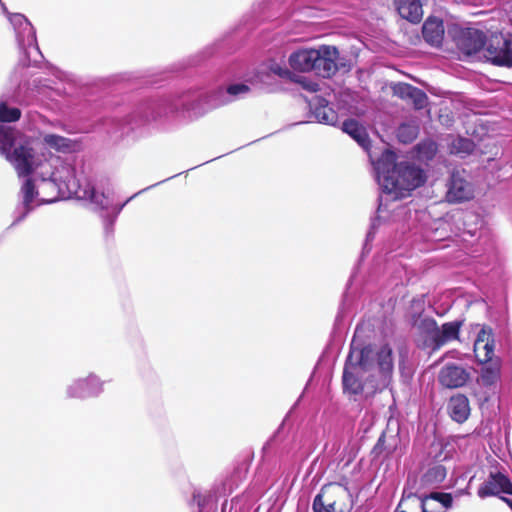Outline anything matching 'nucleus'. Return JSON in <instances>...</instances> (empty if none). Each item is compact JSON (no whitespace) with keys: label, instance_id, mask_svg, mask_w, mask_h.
Returning <instances> with one entry per match:
<instances>
[{"label":"nucleus","instance_id":"50","mask_svg":"<svg viewBox=\"0 0 512 512\" xmlns=\"http://www.w3.org/2000/svg\"><path fill=\"white\" fill-rule=\"evenodd\" d=\"M161 183H164V180L158 181V182H156V184L151 185V186H149V187H147V188H145V189H142V190H140L139 192H140V194H141L142 192H144V191H146V190H148V189H150V188H152V187H154V186H156V185H159V184H161Z\"/></svg>","mask_w":512,"mask_h":512},{"label":"nucleus","instance_id":"41","mask_svg":"<svg viewBox=\"0 0 512 512\" xmlns=\"http://www.w3.org/2000/svg\"><path fill=\"white\" fill-rule=\"evenodd\" d=\"M455 148L458 153L471 154L474 151L475 144L471 139L460 137L455 144Z\"/></svg>","mask_w":512,"mask_h":512},{"label":"nucleus","instance_id":"15","mask_svg":"<svg viewBox=\"0 0 512 512\" xmlns=\"http://www.w3.org/2000/svg\"><path fill=\"white\" fill-rule=\"evenodd\" d=\"M477 495L481 499L498 497L503 495L512 496V481L509 476L501 471H491L487 479L479 486Z\"/></svg>","mask_w":512,"mask_h":512},{"label":"nucleus","instance_id":"9","mask_svg":"<svg viewBox=\"0 0 512 512\" xmlns=\"http://www.w3.org/2000/svg\"><path fill=\"white\" fill-rule=\"evenodd\" d=\"M12 129L14 130L13 144L5 152L0 151V153L5 155L12 163L19 177L31 176L38 166L35 151L29 145L21 144L15 147L11 152V148L14 146L16 139V130L14 128Z\"/></svg>","mask_w":512,"mask_h":512},{"label":"nucleus","instance_id":"53","mask_svg":"<svg viewBox=\"0 0 512 512\" xmlns=\"http://www.w3.org/2000/svg\"><path fill=\"white\" fill-rule=\"evenodd\" d=\"M459 493L460 494H469L468 487H466L465 489H462Z\"/></svg>","mask_w":512,"mask_h":512},{"label":"nucleus","instance_id":"24","mask_svg":"<svg viewBox=\"0 0 512 512\" xmlns=\"http://www.w3.org/2000/svg\"><path fill=\"white\" fill-rule=\"evenodd\" d=\"M318 57L317 49H299L290 54L288 62L295 71L309 72L315 68Z\"/></svg>","mask_w":512,"mask_h":512},{"label":"nucleus","instance_id":"1","mask_svg":"<svg viewBox=\"0 0 512 512\" xmlns=\"http://www.w3.org/2000/svg\"><path fill=\"white\" fill-rule=\"evenodd\" d=\"M393 371V349L389 344L376 346L357 341L354 336L343 365L342 392L349 398L382 392L390 385Z\"/></svg>","mask_w":512,"mask_h":512},{"label":"nucleus","instance_id":"11","mask_svg":"<svg viewBox=\"0 0 512 512\" xmlns=\"http://www.w3.org/2000/svg\"><path fill=\"white\" fill-rule=\"evenodd\" d=\"M252 81L241 80V82L220 83V85L209 95V103L213 107H221L234 101L243 99L250 93L249 84Z\"/></svg>","mask_w":512,"mask_h":512},{"label":"nucleus","instance_id":"21","mask_svg":"<svg viewBox=\"0 0 512 512\" xmlns=\"http://www.w3.org/2000/svg\"><path fill=\"white\" fill-rule=\"evenodd\" d=\"M393 94L402 100H410L416 110L428 105L429 98L420 88L408 83L400 82L393 86Z\"/></svg>","mask_w":512,"mask_h":512},{"label":"nucleus","instance_id":"14","mask_svg":"<svg viewBox=\"0 0 512 512\" xmlns=\"http://www.w3.org/2000/svg\"><path fill=\"white\" fill-rule=\"evenodd\" d=\"M17 82V88L11 96L3 95L0 98V123H13L17 122L22 115L20 106L28 105V101L20 95L21 75L11 76Z\"/></svg>","mask_w":512,"mask_h":512},{"label":"nucleus","instance_id":"38","mask_svg":"<svg viewBox=\"0 0 512 512\" xmlns=\"http://www.w3.org/2000/svg\"><path fill=\"white\" fill-rule=\"evenodd\" d=\"M14 141V130L10 126L0 124V151H6Z\"/></svg>","mask_w":512,"mask_h":512},{"label":"nucleus","instance_id":"27","mask_svg":"<svg viewBox=\"0 0 512 512\" xmlns=\"http://www.w3.org/2000/svg\"><path fill=\"white\" fill-rule=\"evenodd\" d=\"M342 131L348 134L365 151L371 148V140L366 128L356 119H346L342 123Z\"/></svg>","mask_w":512,"mask_h":512},{"label":"nucleus","instance_id":"22","mask_svg":"<svg viewBox=\"0 0 512 512\" xmlns=\"http://www.w3.org/2000/svg\"><path fill=\"white\" fill-rule=\"evenodd\" d=\"M445 34L444 22L436 16H429L422 25V37L431 47L440 48Z\"/></svg>","mask_w":512,"mask_h":512},{"label":"nucleus","instance_id":"8","mask_svg":"<svg viewBox=\"0 0 512 512\" xmlns=\"http://www.w3.org/2000/svg\"><path fill=\"white\" fill-rule=\"evenodd\" d=\"M448 33L459 50L466 55L478 53L488 42L486 34L478 28L454 25L448 29Z\"/></svg>","mask_w":512,"mask_h":512},{"label":"nucleus","instance_id":"55","mask_svg":"<svg viewBox=\"0 0 512 512\" xmlns=\"http://www.w3.org/2000/svg\"><path fill=\"white\" fill-rule=\"evenodd\" d=\"M473 478H474V476L469 479V483L468 484H470L472 482Z\"/></svg>","mask_w":512,"mask_h":512},{"label":"nucleus","instance_id":"40","mask_svg":"<svg viewBox=\"0 0 512 512\" xmlns=\"http://www.w3.org/2000/svg\"><path fill=\"white\" fill-rule=\"evenodd\" d=\"M291 81L300 84V86L308 92H317L320 89V86L316 81H313L303 75L294 74Z\"/></svg>","mask_w":512,"mask_h":512},{"label":"nucleus","instance_id":"32","mask_svg":"<svg viewBox=\"0 0 512 512\" xmlns=\"http://www.w3.org/2000/svg\"><path fill=\"white\" fill-rule=\"evenodd\" d=\"M447 476V469L442 464H436L429 467L421 475L422 487L430 488L442 483Z\"/></svg>","mask_w":512,"mask_h":512},{"label":"nucleus","instance_id":"30","mask_svg":"<svg viewBox=\"0 0 512 512\" xmlns=\"http://www.w3.org/2000/svg\"><path fill=\"white\" fill-rule=\"evenodd\" d=\"M463 321L454 320L446 322L438 328V335L434 343L433 350L440 349L447 342L456 340L459 338V333Z\"/></svg>","mask_w":512,"mask_h":512},{"label":"nucleus","instance_id":"12","mask_svg":"<svg viewBox=\"0 0 512 512\" xmlns=\"http://www.w3.org/2000/svg\"><path fill=\"white\" fill-rule=\"evenodd\" d=\"M424 304L425 303L422 298L412 299L409 322L412 326H416L421 334L426 336L427 346L433 349L439 327L433 317L421 318L424 311Z\"/></svg>","mask_w":512,"mask_h":512},{"label":"nucleus","instance_id":"18","mask_svg":"<svg viewBox=\"0 0 512 512\" xmlns=\"http://www.w3.org/2000/svg\"><path fill=\"white\" fill-rule=\"evenodd\" d=\"M319 57L316 59L315 68L313 71L323 78H330L339 71L337 63L339 57V50L335 46L321 45L317 48Z\"/></svg>","mask_w":512,"mask_h":512},{"label":"nucleus","instance_id":"42","mask_svg":"<svg viewBox=\"0 0 512 512\" xmlns=\"http://www.w3.org/2000/svg\"><path fill=\"white\" fill-rule=\"evenodd\" d=\"M271 70L281 78L292 80L294 76V72L290 71L287 67H281L278 64H275L271 67Z\"/></svg>","mask_w":512,"mask_h":512},{"label":"nucleus","instance_id":"46","mask_svg":"<svg viewBox=\"0 0 512 512\" xmlns=\"http://www.w3.org/2000/svg\"><path fill=\"white\" fill-rule=\"evenodd\" d=\"M378 208H377V212H381L385 209V205L383 204V196H379L378 198Z\"/></svg>","mask_w":512,"mask_h":512},{"label":"nucleus","instance_id":"16","mask_svg":"<svg viewBox=\"0 0 512 512\" xmlns=\"http://www.w3.org/2000/svg\"><path fill=\"white\" fill-rule=\"evenodd\" d=\"M103 391V382L95 375L75 379L66 388V397L71 399H87L99 396Z\"/></svg>","mask_w":512,"mask_h":512},{"label":"nucleus","instance_id":"17","mask_svg":"<svg viewBox=\"0 0 512 512\" xmlns=\"http://www.w3.org/2000/svg\"><path fill=\"white\" fill-rule=\"evenodd\" d=\"M470 372L456 363H446L439 371L438 382L448 389H457L465 386L470 380Z\"/></svg>","mask_w":512,"mask_h":512},{"label":"nucleus","instance_id":"29","mask_svg":"<svg viewBox=\"0 0 512 512\" xmlns=\"http://www.w3.org/2000/svg\"><path fill=\"white\" fill-rule=\"evenodd\" d=\"M23 211L15 218L11 226L22 222L28 214L33 210L32 202L38 195L34 180L30 176H26L21 187Z\"/></svg>","mask_w":512,"mask_h":512},{"label":"nucleus","instance_id":"39","mask_svg":"<svg viewBox=\"0 0 512 512\" xmlns=\"http://www.w3.org/2000/svg\"><path fill=\"white\" fill-rule=\"evenodd\" d=\"M284 423H282L278 429L270 436V438L267 440V442L262 447V457L263 459L267 458L269 454L274 450V448L279 444L280 442V433L283 428Z\"/></svg>","mask_w":512,"mask_h":512},{"label":"nucleus","instance_id":"49","mask_svg":"<svg viewBox=\"0 0 512 512\" xmlns=\"http://www.w3.org/2000/svg\"><path fill=\"white\" fill-rule=\"evenodd\" d=\"M161 183H164V180L158 181V182H156V184L151 185V186H149V187H147V188H145V189H142V190H140L139 192H140V194H141L142 192H144V191H146V190H148V189H150V188H152V187H154V186H156V185H159V184H161Z\"/></svg>","mask_w":512,"mask_h":512},{"label":"nucleus","instance_id":"56","mask_svg":"<svg viewBox=\"0 0 512 512\" xmlns=\"http://www.w3.org/2000/svg\"><path fill=\"white\" fill-rule=\"evenodd\" d=\"M2 4H4V3L2 2V0H0V5L2 6Z\"/></svg>","mask_w":512,"mask_h":512},{"label":"nucleus","instance_id":"51","mask_svg":"<svg viewBox=\"0 0 512 512\" xmlns=\"http://www.w3.org/2000/svg\"><path fill=\"white\" fill-rule=\"evenodd\" d=\"M161 183H164V180L158 181V182H156V184L151 185V186H149V187H147V188H145V189H142V190H140L139 192H140V194H141L142 192H144V191H146V190H148V189H150V188H152V187H154V186H156V185H159V184H161Z\"/></svg>","mask_w":512,"mask_h":512},{"label":"nucleus","instance_id":"45","mask_svg":"<svg viewBox=\"0 0 512 512\" xmlns=\"http://www.w3.org/2000/svg\"><path fill=\"white\" fill-rule=\"evenodd\" d=\"M416 503H419V500L418 499H412L408 502H406V504H404L403 506H405V510H407V512H412L414 509H420V507H416Z\"/></svg>","mask_w":512,"mask_h":512},{"label":"nucleus","instance_id":"54","mask_svg":"<svg viewBox=\"0 0 512 512\" xmlns=\"http://www.w3.org/2000/svg\"><path fill=\"white\" fill-rule=\"evenodd\" d=\"M399 369L403 373V370H404V364L403 363H399Z\"/></svg>","mask_w":512,"mask_h":512},{"label":"nucleus","instance_id":"31","mask_svg":"<svg viewBox=\"0 0 512 512\" xmlns=\"http://www.w3.org/2000/svg\"><path fill=\"white\" fill-rule=\"evenodd\" d=\"M427 489L426 487H422L421 485V477L418 478L417 474L414 472H410L407 475L405 480L401 500L402 503H406L412 499H418L420 501V497L423 494H419V491Z\"/></svg>","mask_w":512,"mask_h":512},{"label":"nucleus","instance_id":"2","mask_svg":"<svg viewBox=\"0 0 512 512\" xmlns=\"http://www.w3.org/2000/svg\"><path fill=\"white\" fill-rule=\"evenodd\" d=\"M202 89L193 86L165 95L143 98L127 119L105 118L103 129L111 137L120 138L137 127L169 118L174 115H197L204 98Z\"/></svg>","mask_w":512,"mask_h":512},{"label":"nucleus","instance_id":"26","mask_svg":"<svg viewBox=\"0 0 512 512\" xmlns=\"http://www.w3.org/2000/svg\"><path fill=\"white\" fill-rule=\"evenodd\" d=\"M380 224H381V217L379 215H376L373 218H371L370 227H369V230L366 233V237H365V240H364V243H363V246H362L361 254L359 256V259H358L357 263L355 264V266L352 269L351 275H350L349 280L347 282V288L355 280L362 261L370 253V251L372 249V242H373V240L375 238L376 231H377L378 227L380 226Z\"/></svg>","mask_w":512,"mask_h":512},{"label":"nucleus","instance_id":"13","mask_svg":"<svg viewBox=\"0 0 512 512\" xmlns=\"http://www.w3.org/2000/svg\"><path fill=\"white\" fill-rule=\"evenodd\" d=\"M486 45L485 56L492 64L512 67V34L492 36Z\"/></svg>","mask_w":512,"mask_h":512},{"label":"nucleus","instance_id":"36","mask_svg":"<svg viewBox=\"0 0 512 512\" xmlns=\"http://www.w3.org/2000/svg\"><path fill=\"white\" fill-rule=\"evenodd\" d=\"M500 377V370L497 366L492 364H483L481 369L479 381L484 387L493 386Z\"/></svg>","mask_w":512,"mask_h":512},{"label":"nucleus","instance_id":"28","mask_svg":"<svg viewBox=\"0 0 512 512\" xmlns=\"http://www.w3.org/2000/svg\"><path fill=\"white\" fill-rule=\"evenodd\" d=\"M395 8L401 18L412 24L422 20L423 9L420 0H394Z\"/></svg>","mask_w":512,"mask_h":512},{"label":"nucleus","instance_id":"34","mask_svg":"<svg viewBox=\"0 0 512 512\" xmlns=\"http://www.w3.org/2000/svg\"><path fill=\"white\" fill-rule=\"evenodd\" d=\"M419 134V127L415 122H403L396 131L399 142L403 144L412 143Z\"/></svg>","mask_w":512,"mask_h":512},{"label":"nucleus","instance_id":"7","mask_svg":"<svg viewBox=\"0 0 512 512\" xmlns=\"http://www.w3.org/2000/svg\"><path fill=\"white\" fill-rule=\"evenodd\" d=\"M249 27L239 26L232 32L225 33L222 37L215 40L213 43L204 47L201 51L197 52L189 59V65L196 66L204 63L213 57H222L235 49L236 40L241 36L242 32L250 29Z\"/></svg>","mask_w":512,"mask_h":512},{"label":"nucleus","instance_id":"3","mask_svg":"<svg viewBox=\"0 0 512 512\" xmlns=\"http://www.w3.org/2000/svg\"><path fill=\"white\" fill-rule=\"evenodd\" d=\"M64 170L66 172L65 177L59 176L58 172H53L50 176V181L58 187L59 191L66 189L69 194H75L79 198L88 199L94 204L95 208L101 211L106 236L112 235L118 215L132 199L140 194V192L133 194L121 204H114L113 200L108 195L97 192L93 186L88 185L84 189H81L74 176L73 169L66 167Z\"/></svg>","mask_w":512,"mask_h":512},{"label":"nucleus","instance_id":"25","mask_svg":"<svg viewBox=\"0 0 512 512\" xmlns=\"http://www.w3.org/2000/svg\"><path fill=\"white\" fill-rule=\"evenodd\" d=\"M447 412L454 422L458 424L466 422L471 414L467 396L461 393L451 396L447 402Z\"/></svg>","mask_w":512,"mask_h":512},{"label":"nucleus","instance_id":"47","mask_svg":"<svg viewBox=\"0 0 512 512\" xmlns=\"http://www.w3.org/2000/svg\"><path fill=\"white\" fill-rule=\"evenodd\" d=\"M486 334V331L485 329H482L479 333H478V336H477V343L478 342H484V336Z\"/></svg>","mask_w":512,"mask_h":512},{"label":"nucleus","instance_id":"19","mask_svg":"<svg viewBox=\"0 0 512 512\" xmlns=\"http://www.w3.org/2000/svg\"><path fill=\"white\" fill-rule=\"evenodd\" d=\"M307 102L310 118H314L316 122L325 125L335 126L337 124L338 113L326 98L315 95Z\"/></svg>","mask_w":512,"mask_h":512},{"label":"nucleus","instance_id":"6","mask_svg":"<svg viewBox=\"0 0 512 512\" xmlns=\"http://www.w3.org/2000/svg\"><path fill=\"white\" fill-rule=\"evenodd\" d=\"M427 176L425 171L417 164L409 161L399 162L397 174L392 179L395 189L385 191L392 200H400L410 196L411 192L425 184Z\"/></svg>","mask_w":512,"mask_h":512},{"label":"nucleus","instance_id":"33","mask_svg":"<svg viewBox=\"0 0 512 512\" xmlns=\"http://www.w3.org/2000/svg\"><path fill=\"white\" fill-rule=\"evenodd\" d=\"M397 436L398 433L387 438L386 431H383L372 449L374 457H380L384 453L387 456L392 455L398 446Z\"/></svg>","mask_w":512,"mask_h":512},{"label":"nucleus","instance_id":"52","mask_svg":"<svg viewBox=\"0 0 512 512\" xmlns=\"http://www.w3.org/2000/svg\"><path fill=\"white\" fill-rule=\"evenodd\" d=\"M337 63H338V65H339V70H340L342 67H345V66H346L345 62L341 61L340 56L338 57Z\"/></svg>","mask_w":512,"mask_h":512},{"label":"nucleus","instance_id":"5","mask_svg":"<svg viewBox=\"0 0 512 512\" xmlns=\"http://www.w3.org/2000/svg\"><path fill=\"white\" fill-rule=\"evenodd\" d=\"M236 474L233 473L220 484H215L211 490L195 489L189 501L191 512H226L227 500H223L220 511L217 510V503L220 498L226 497L237 487L238 476Z\"/></svg>","mask_w":512,"mask_h":512},{"label":"nucleus","instance_id":"43","mask_svg":"<svg viewBox=\"0 0 512 512\" xmlns=\"http://www.w3.org/2000/svg\"><path fill=\"white\" fill-rule=\"evenodd\" d=\"M418 147V151L420 153H424L428 156V158H432V156L435 154L436 152V148H435V144L434 143H419L417 145Z\"/></svg>","mask_w":512,"mask_h":512},{"label":"nucleus","instance_id":"37","mask_svg":"<svg viewBox=\"0 0 512 512\" xmlns=\"http://www.w3.org/2000/svg\"><path fill=\"white\" fill-rule=\"evenodd\" d=\"M43 141L50 148L60 152H67L71 148V140L57 134H46Z\"/></svg>","mask_w":512,"mask_h":512},{"label":"nucleus","instance_id":"57","mask_svg":"<svg viewBox=\"0 0 512 512\" xmlns=\"http://www.w3.org/2000/svg\"><path fill=\"white\" fill-rule=\"evenodd\" d=\"M253 512H256V509H254Z\"/></svg>","mask_w":512,"mask_h":512},{"label":"nucleus","instance_id":"48","mask_svg":"<svg viewBox=\"0 0 512 512\" xmlns=\"http://www.w3.org/2000/svg\"><path fill=\"white\" fill-rule=\"evenodd\" d=\"M404 504L405 503H402V500L400 499V501H399L397 507L395 508L394 512H407V510L402 509Z\"/></svg>","mask_w":512,"mask_h":512},{"label":"nucleus","instance_id":"20","mask_svg":"<svg viewBox=\"0 0 512 512\" xmlns=\"http://www.w3.org/2000/svg\"><path fill=\"white\" fill-rule=\"evenodd\" d=\"M255 76L254 71H247L244 62L236 59L223 63L216 73V79L220 83H229L236 80L252 81Z\"/></svg>","mask_w":512,"mask_h":512},{"label":"nucleus","instance_id":"4","mask_svg":"<svg viewBox=\"0 0 512 512\" xmlns=\"http://www.w3.org/2000/svg\"><path fill=\"white\" fill-rule=\"evenodd\" d=\"M2 11L7 16L15 33L17 45L20 51V58L13 76H16L19 69L27 67H39L44 60L37 43L36 31L28 18L21 13H11L5 4H2Z\"/></svg>","mask_w":512,"mask_h":512},{"label":"nucleus","instance_id":"10","mask_svg":"<svg viewBox=\"0 0 512 512\" xmlns=\"http://www.w3.org/2000/svg\"><path fill=\"white\" fill-rule=\"evenodd\" d=\"M398 166L397 154L391 149L384 150L374 163L375 178L382 193L395 189L396 182H392V179L397 174Z\"/></svg>","mask_w":512,"mask_h":512},{"label":"nucleus","instance_id":"23","mask_svg":"<svg viewBox=\"0 0 512 512\" xmlns=\"http://www.w3.org/2000/svg\"><path fill=\"white\" fill-rule=\"evenodd\" d=\"M473 198V190L469 182L457 174L450 177L446 199L449 203H462Z\"/></svg>","mask_w":512,"mask_h":512},{"label":"nucleus","instance_id":"44","mask_svg":"<svg viewBox=\"0 0 512 512\" xmlns=\"http://www.w3.org/2000/svg\"><path fill=\"white\" fill-rule=\"evenodd\" d=\"M484 349H485L486 353H485V358L483 360H480L481 364H486L492 360V356L494 354L493 343H489V341L487 340V342L484 345Z\"/></svg>","mask_w":512,"mask_h":512},{"label":"nucleus","instance_id":"35","mask_svg":"<svg viewBox=\"0 0 512 512\" xmlns=\"http://www.w3.org/2000/svg\"><path fill=\"white\" fill-rule=\"evenodd\" d=\"M326 486L322 487L320 492L316 494L312 503L313 512H343L336 509V501H324V492Z\"/></svg>","mask_w":512,"mask_h":512}]
</instances>
